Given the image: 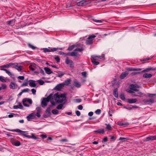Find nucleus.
<instances>
[{"label":"nucleus","instance_id":"obj_45","mask_svg":"<svg viewBox=\"0 0 156 156\" xmlns=\"http://www.w3.org/2000/svg\"><path fill=\"white\" fill-rule=\"evenodd\" d=\"M101 111L100 109H97L95 112V113L96 114L99 115L101 114Z\"/></svg>","mask_w":156,"mask_h":156},{"label":"nucleus","instance_id":"obj_19","mask_svg":"<svg viewBox=\"0 0 156 156\" xmlns=\"http://www.w3.org/2000/svg\"><path fill=\"white\" fill-rule=\"evenodd\" d=\"M15 64L14 63H9L8 64H7L5 65H3L1 66V68H9L11 66H13Z\"/></svg>","mask_w":156,"mask_h":156},{"label":"nucleus","instance_id":"obj_12","mask_svg":"<svg viewBox=\"0 0 156 156\" xmlns=\"http://www.w3.org/2000/svg\"><path fill=\"white\" fill-rule=\"evenodd\" d=\"M64 86L63 83H60L58 84L55 87V90H60Z\"/></svg>","mask_w":156,"mask_h":156},{"label":"nucleus","instance_id":"obj_38","mask_svg":"<svg viewBox=\"0 0 156 156\" xmlns=\"http://www.w3.org/2000/svg\"><path fill=\"white\" fill-rule=\"evenodd\" d=\"M120 98L123 100H125V96L123 93H121V94L120 95Z\"/></svg>","mask_w":156,"mask_h":156},{"label":"nucleus","instance_id":"obj_8","mask_svg":"<svg viewBox=\"0 0 156 156\" xmlns=\"http://www.w3.org/2000/svg\"><path fill=\"white\" fill-rule=\"evenodd\" d=\"M51 106H50L49 107H48L45 111V113L47 114V115H44V118H47L51 115Z\"/></svg>","mask_w":156,"mask_h":156},{"label":"nucleus","instance_id":"obj_14","mask_svg":"<svg viewBox=\"0 0 156 156\" xmlns=\"http://www.w3.org/2000/svg\"><path fill=\"white\" fill-rule=\"evenodd\" d=\"M9 87L10 88L15 89L17 88V86L16 84L15 83L13 82H11L9 85Z\"/></svg>","mask_w":156,"mask_h":156},{"label":"nucleus","instance_id":"obj_37","mask_svg":"<svg viewBox=\"0 0 156 156\" xmlns=\"http://www.w3.org/2000/svg\"><path fill=\"white\" fill-rule=\"evenodd\" d=\"M75 47L74 45H73L71 46H69V47L68 48L67 50L68 51H70L72 50L73 48Z\"/></svg>","mask_w":156,"mask_h":156},{"label":"nucleus","instance_id":"obj_32","mask_svg":"<svg viewBox=\"0 0 156 156\" xmlns=\"http://www.w3.org/2000/svg\"><path fill=\"white\" fill-rule=\"evenodd\" d=\"M84 50V48H77L75 49V51H79V52H81L83 51Z\"/></svg>","mask_w":156,"mask_h":156},{"label":"nucleus","instance_id":"obj_35","mask_svg":"<svg viewBox=\"0 0 156 156\" xmlns=\"http://www.w3.org/2000/svg\"><path fill=\"white\" fill-rule=\"evenodd\" d=\"M14 145L16 146H19L21 145V143L19 141H16L14 143Z\"/></svg>","mask_w":156,"mask_h":156},{"label":"nucleus","instance_id":"obj_58","mask_svg":"<svg viewBox=\"0 0 156 156\" xmlns=\"http://www.w3.org/2000/svg\"><path fill=\"white\" fill-rule=\"evenodd\" d=\"M55 60H56L57 62H60V58L58 57H55Z\"/></svg>","mask_w":156,"mask_h":156},{"label":"nucleus","instance_id":"obj_43","mask_svg":"<svg viewBox=\"0 0 156 156\" xmlns=\"http://www.w3.org/2000/svg\"><path fill=\"white\" fill-rule=\"evenodd\" d=\"M117 124L120 126H124L126 125V124L125 123L123 122H122L119 121L118 122Z\"/></svg>","mask_w":156,"mask_h":156},{"label":"nucleus","instance_id":"obj_47","mask_svg":"<svg viewBox=\"0 0 156 156\" xmlns=\"http://www.w3.org/2000/svg\"><path fill=\"white\" fill-rule=\"evenodd\" d=\"M29 90V89L28 88L24 89L22 90L23 93L28 92Z\"/></svg>","mask_w":156,"mask_h":156},{"label":"nucleus","instance_id":"obj_55","mask_svg":"<svg viewBox=\"0 0 156 156\" xmlns=\"http://www.w3.org/2000/svg\"><path fill=\"white\" fill-rule=\"evenodd\" d=\"M76 113L77 116H80V113L79 111H76Z\"/></svg>","mask_w":156,"mask_h":156},{"label":"nucleus","instance_id":"obj_52","mask_svg":"<svg viewBox=\"0 0 156 156\" xmlns=\"http://www.w3.org/2000/svg\"><path fill=\"white\" fill-rule=\"evenodd\" d=\"M81 74L84 77H87V72H82L81 73Z\"/></svg>","mask_w":156,"mask_h":156},{"label":"nucleus","instance_id":"obj_22","mask_svg":"<svg viewBox=\"0 0 156 156\" xmlns=\"http://www.w3.org/2000/svg\"><path fill=\"white\" fill-rule=\"evenodd\" d=\"M152 76V75L151 74L147 73H144L143 75V77L147 79L150 78Z\"/></svg>","mask_w":156,"mask_h":156},{"label":"nucleus","instance_id":"obj_6","mask_svg":"<svg viewBox=\"0 0 156 156\" xmlns=\"http://www.w3.org/2000/svg\"><path fill=\"white\" fill-rule=\"evenodd\" d=\"M91 58L92 62L95 65H97L99 64V62L96 61L97 60H98L97 56L93 55L91 56Z\"/></svg>","mask_w":156,"mask_h":156},{"label":"nucleus","instance_id":"obj_57","mask_svg":"<svg viewBox=\"0 0 156 156\" xmlns=\"http://www.w3.org/2000/svg\"><path fill=\"white\" fill-rule=\"evenodd\" d=\"M80 110H81L83 108V107L81 105H80L77 107Z\"/></svg>","mask_w":156,"mask_h":156},{"label":"nucleus","instance_id":"obj_9","mask_svg":"<svg viewBox=\"0 0 156 156\" xmlns=\"http://www.w3.org/2000/svg\"><path fill=\"white\" fill-rule=\"evenodd\" d=\"M27 118L28 121H30L31 119H35V113L33 112L27 116Z\"/></svg>","mask_w":156,"mask_h":156},{"label":"nucleus","instance_id":"obj_30","mask_svg":"<svg viewBox=\"0 0 156 156\" xmlns=\"http://www.w3.org/2000/svg\"><path fill=\"white\" fill-rule=\"evenodd\" d=\"M156 69H152L151 68H149L146 69H144L142 71V73H145L146 72H148L150 70H155Z\"/></svg>","mask_w":156,"mask_h":156},{"label":"nucleus","instance_id":"obj_3","mask_svg":"<svg viewBox=\"0 0 156 156\" xmlns=\"http://www.w3.org/2000/svg\"><path fill=\"white\" fill-rule=\"evenodd\" d=\"M130 87L128 92L130 93H133L134 91H138L139 90L137 88L140 87L138 85L136 84H131Z\"/></svg>","mask_w":156,"mask_h":156},{"label":"nucleus","instance_id":"obj_20","mask_svg":"<svg viewBox=\"0 0 156 156\" xmlns=\"http://www.w3.org/2000/svg\"><path fill=\"white\" fill-rule=\"evenodd\" d=\"M23 106L20 103H19L18 105H15L13 107V108L14 109H17L18 108L22 109Z\"/></svg>","mask_w":156,"mask_h":156},{"label":"nucleus","instance_id":"obj_60","mask_svg":"<svg viewBox=\"0 0 156 156\" xmlns=\"http://www.w3.org/2000/svg\"><path fill=\"white\" fill-rule=\"evenodd\" d=\"M29 68L32 71H34L35 70V69L32 67V66L31 65L29 66Z\"/></svg>","mask_w":156,"mask_h":156},{"label":"nucleus","instance_id":"obj_41","mask_svg":"<svg viewBox=\"0 0 156 156\" xmlns=\"http://www.w3.org/2000/svg\"><path fill=\"white\" fill-rule=\"evenodd\" d=\"M63 106V105L62 104H60L58 105L57 107L56 108L58 109H61Z\"/></svg>","mask_w":156,"mask_h":156},{"label":"nucleus","instance_id":"obj_46","mask_svg":"<svg viewBox=\"0 0 156 156\" xmlns=\"http://www.w3.org/2000/svg\"><path fill=\"white\" fill-rule=\"evenodd\" d=\"M38 82L41 85H43L44 83V82L41 80H38Z\"/></svg>","mask_w":156,"mask_h":156},{"label":"nucleus","instance_id":"obj_33","mask_svg":"<svg viewBox=\"0 0 156 156\" xmlns=\"http://www.w3.org/2000/svg\"><path fill=\"white\" fill-rule=\"evenodd\" d=\"M27 101L26 99H24L22 101V103L23 105L25 107H29V105L25 103V102Z\"/></svg>","mask_w":156,"mask_h":156},{"label":"nucleus","instance_id":"obj_63","mask_svg":"<svg viewBox=\"0 0 156 156\" xmlns=\"http://www.w3.org/2000/svg\"><path fill=\"white\" fill-rule=\"evenodd\" d=\"M27 101L30 104H31L32 103V101L31 99H26Z\"/></svg>","mask_w":156,"mask_h":156},{"label":"nucleus","instance_id":"obj_27","mask_svg":"<svg viewBox=\"0 0 156 156\" xmlns=\"http://www.w3.org/2000/svg\"><path fill=\"white\" fill-rule=\"evenodd\" d=\"M94 132L98 133H100L103 134L105 133V131L103 129H99L94 131Z\"/></svg>","mask_w":156,"mask_h":156},{"label":"nucleus","instance_id":"obj_49","mask_svg":"<svg viewBox=\"0 0 156 156\" xmlns=\"http://www.w3.org/2000/svg\"><path fill=\"white\" fill-rule=\"evenodd\" d=\"M128 140V138H125L123 137H120L119 138V140H123V141H125L126 140Z\"/></svg>","mask_w":156,"mask_h":156},{"label":"nucleus","instance_id":"obj_18","mask_svg":"<svg viewBox=\"0 0 156 156\" xmlns=\"http://www.w3.org/2000/svg\"><path fill=\"white\" fill-rule=\"evenodd\" d=\"M142 69L141 68H134L132 67H130L127 68L126 70L128 71H140Z\"/></svg>","mask_w":156,"mask_h":156},{"label":"nucleus","instance_id":"obj_44","mask_svg":"<svg viewBox=\"0 0 156 156\" xmlns=\"http://www.w3.org/2000/svg\"><path fill=\"white\" fill-rule=\"evenodd\" d=\"M28 45L29 47L31 48L33 50L35 49V48H36V47L33 46V45L30 44H29Z\"/></svg>","mask_w":156,"mask_h":156},{"label":"nucleus","instance_id":"obj_5","mask_svg":"<svg viewBox=\"0 0 156 156\" xmlns=\"http://www.w3.org/2000/svg\"><path fill=\"white\" fill-rule=\"evenodd\" d=\"M65 63L69 65L71 68H74V64L73 61L72 60L69 59L68 57H67L66 58Z\"/></svg>","mask_w":156,"mask_h":156},{"label":"nucleus","instance_id":"obj_24","mask_svg":"<svg viewBox=\"0 0 156 156\" xmlns=\"http://www.w3.org/2000/svg\"><path fill=\"white\" fill-rule=\"evenodd\" d=\"M118 89L117 88H115L113 90V94L116 98H118Z\"/></svg>","mask_w":156,"mask_h":156},{"label":"nucleus","instance_id":"obj_53","mask_svg":"<svg viewBox=\"0 0 156 156\" xmlns=\"http://www.w3.org/2000/svg\"><path fill=\"white\" fill-rule=\"evenodd\" d=\"M35 116H37V117L39 118L41 117V115L40 114V112H37L36 114L35 113Z\"/></svg>","mask_w":156,"mask_h":156},{"label":"nucleus","instance_id":"obj_21","mask_svg":"<svg viewBox=\"0 0 156 156\" xmlns=\"http://www.w3.org/2000/svg\"><path fill=\"white\" fill-rule=\"evenodd\" d=\"M137 101V99L135 98L128 99L127 102L129 103L132 104L135 103Z\"/></svg>","mask_w":156,"mask_h":156},{"label":"nucleus","instance_id":"obj_54","mask_svg":"<svg viewBox=\"0 0 156 156\" xmlns=\"http://www.w3.org/2000/svg\"><path fill=\"white\" fill-rule=\"evenodd\" d=\"M108 140V139L107 137H105V138L103 139V140H102V142H106Z\"/></svg>","mask_w":156,"mask_h":156},{"label":"nucleus","instance_id":"obj_64","mask_svg":"<svg viewBox=\"0 0 156 156\" xmlns=\"http://www.w3.org/2000/svg\"><path fill=\"white\" fill-rule=\"evenodd\" d=\"M14 115V113H11V114H10L8 115V117L10 118H12L13 117V116Z\"/></svg>","mask_w":156,"mask_h":156},{"label":"nucleus","instance_id":"obj_39","mask_svg":"<svg viewBox=\"0 0 156 156\" xmlns=\"http://www.w3.org/2000/svg\"><path fill=\"white\" fill-rule=\"evenodd\" d=\"M78 56V54L77 53L73 51L71 53V56H74L77 57Z\"/></svg>","mask_w":156,"mask_h":156},{"label":"nucleus","instance_id":"obj_10","mask_svg":"<svg viewBox=\"0 0 156 156\" xmlns=\"http://www.w3.org/2000/svg\"><path fill=\"white\" fill-rule=\"evenodd\" d=\"M29 86L31 87H34L36 86L35 81L33 80H29L28 81Z\"/></svg>","mask_w":156,"mask_h":156},{"label":"nucleus","instance_id":"obj_25","mask_svg":"<svg viewBox=\"0 0 156 156\" xmlns=\"http://www.w3.org/2000/svg\"><path fill=\"white\" fill-rule=\"evenodd\" d=\"M48 102V101L47 100L44 98L42 101L41 105H43L44 106H46L47 105V103Z\"/></svg>","mask_w":156,"mask_h":156},{"label":"nucleus","instance_id":"obj_50","mask_svg":"<svg viewBox=\"0 0 156 156\" xmlns=\"http://www.w3.org/2000/svg\"><path fill=\"white\" fill-rule=\"evenodd\" d=\"M28 85V83L27 82L24 83L23 84L21 85V87H23L24 86H27Z\"/></svg>","mask_w":156,"mask_h":156},{"label":"nucleus","instance_id":"obj_15","mask_svg":"<svg viewBox=\"0 0 156 156\" xmlns=\"http://www.w3.org/2000/svg\"><path fill=\"white\" fill-rule=\"evenodd\" d=\"M15 65H13V68L18 71H21L22 69V67L21 66H18L17 63H14Z\"/></svg>","mask_w":156,"mask_h":156},{"label":"nucleus","instance_id":"obj_26","mask_svg":"<svg viewBox=\"0 0 156 156\" xmlns=\"http://www.w3.org/2000/svg\"><path fill=\"white\" fill-rule=\"evenodd\" d=\"M75 47H78L79 48H84V45L81 44L80 43H76L75 44H74Z\"/></svg>","mask_w":156,"mask_h":156},{"label":"nucleus","instance_id":"obj_51","mask_svg":"<svg viewBox=\"0 0 156 156\" xmlns=\"http://www.w3.org/2000/svg\"><path fill=\"white\" fill-rule=\"evenodd\" d=\"M0 80L3 82H6V80L4 79V77L2 76H0Z\"/></svg>","mask_w":156,"mask_h":156},{"label":"nucleus","instance_id":"obj_16","mask_svg":"<svg viewBox=\"0 0 156 156\" xmlns=\"http://www.w3.org/2000/svg\"><path fill=\"white\" fill-rule=\"evenodd\" d=\"M128 73L127 72H125L122 73L120 76L121 79H122L124 78L128 75Z\"/></svg>","mask_w":156,"mask_h":156},{"label":"nucleus","instance_id":"obj_40","mask_svg":"<svg viewBox=\"0 0 156 156\" xmlns=\"http://www.w3.org/2000/svg\"><path fill=\"white\" fill-rule=\"evenodd\" d=\"M52 113L54 115H57L58 113V112L57 110L55 109L52 111Z\"/></svg>","mask_w":156,"mask_h":156},{"label":"nucleus","instance_id":"obj_13","mask_svg":"<svg viewBox=\"0 0 156 156\" xmlns=\"http://www.w3.org/2000/svg\"><path fill=\"white\" fill-rule=\"evenodd\" d=\"M144 101L146 103L151 104L154 102V100L153 98H151L150 99H144Z\"/></svg>","mask_w":156,"mask_h":156},{"label":"nucleus","instance_id":"obj_7","mask_svg":"<svg viewBox=\"0 0 156 156\" xmlns=\"http://www.w3.org/2000/svg\"><path fill=\"white\" fill-rule=\"evenodd\" d=\"M58 48H51L50 49L45 48H43V51L44 52H54L56 51L57 50Z\"/></svg>","mask_w":156,"mask_h":156},{"label":"nucleus","instance_id":"obj_31","mask_svg":"<svg viewBox=\"0 0 156 156\" xmlns=\"http://www.w3.org/2000/svg\"><path fill=\"white\" fill-rule=\"evenodd\" d=\"M48 102L51 100V99L52 98V94H50L47 98H45Z\"/></svg>","mask_w":156,"mask_h":156},{"label":"nucleus","instance_id":"obj_34","mask_svg":"<svg viewBox=\"0 0 156 156\" xmlns=\"http://www.w3.org/2000/svg\"><path fill=\"white\" fill-rule=\"evenodd\" d=\"M74 84L75 86L76 87H78V88L80 87L81 86V85L79 83L76 81H74Z\"/></svg>","mask_w":156,"mask_h":156},{"label":"nucleus","instance_id":"obj_48","mask_svg":"<svg viewBox=\"0 0 156 156\" xmlns=\"http://www.w3.org/2000/svg\"><path fill=\"white\" fill-rule=\"evenodd\" d=\"M39 70L40 71V72L42 75H45V73H44V70L41 68L39 67Z\"/></svg>","mask_w":156,"mask_h":156},{"label":"nucleus","instance_id":"obj_1","mask_svg":"<svg viewBox=\"0 0 156 156\" xmlns=\"http://www.w3.org/2000/svg\"><path fill=\"white\" fill-rule=\"evenodd\" d=\"M53 98L58 103L62 102L66 99V95L65 94H59L58 92L54 94Z\"/></svg>","mask_w":156,"mask_h":156},{"label":"nucleus","instance_id":"obj_56","mask_svg":"<svg viewBox=\"0 0 156 156\" xmlns=\"http://www.w3.org/2000/svg\"><path fill=\"white\" fill-rule=\"evenodd\" d=\"M60 141L61 142H67L68 141V140L66 139H64L61 140Z\"/></svg>","mask_w":156,"mask_h":156},{"label":"nucleus","instance_id":"obj_42","mask_svg":"<svg viewBox=\"0 0 156 156\" xmlns=\"http://www.w3.org/2000/svg\"><path fill=\"white\" fill-rule=\"evenodd\" d=\"M114 111L112 109H109V110L108 112V114L110 116H112V114L113 113Z\"/></svg>","mask_w":156,"mask_h":156},{"label":"nucleus","instance_id":"obj_36","mask_svg":"<svg viewBox=\"0 0 156 156\" xmlns=\"http://www.w3.org/2000/svg\"><path fill=\"white\" fill-rule=\"evenodd\" d=\"M105 125L106 126V128L108 130H110L111 129V126L109 124H105Z\"/></svg>","mask_w":156,"mask_h":156},{"label":"nucleus","instance_id":"obj_61","mask_svg":"<svg viewBox=\"0 0 156 156\" xmlns=\"http://www.w3.org/2000/svg\"><path fill=\"white\" fill-rule=\"evenodd\" d=\"M18 78L21 80H23L24 79V77L23 76H18Z\"/></svg>","mask_w":156,"mask_h":156},{"label":"nucleus","instance_id":"obj_28","mask_svg":"<svg viewBox=\"0 0 156 156\" xmlns=\"http://www.w3.org/2000/svg\"><path fill=\"white\" fill-rule=\"evenodd\" d=\"M71 81L70 79H68L65 80L64 82V83H63L64 84V85H68L70 83Z\"/></svg>","mask_w":156,"mask_h":156},{"label":"nucleus","instance_id":"obj_2","mask_svg":"<svg viewBox=\"0 0 156 156\" xmlns=\"http://www.w3.org/2000/svg\"><path fill=\"white\" fill-rule=\"evenodd\" d=\"M10 131L12 132H18L23 136L29 138H32L34 140H36L38 139L37 137L34 136V134L32 133L31 136H29L27 135L28 133L27 131H23L18 129L11 130Z\"/></svg>","mask_w":156,"mask_h":156},{"label":"nucleus","instance_id":"obj_62","mask_svg":"<svg viewBox=\"0 0 156 156\" xmlns=\"http://www.w3.org/2000/svg\"><path fill=\"white\" fill-rule=\"evenodd\" d=\"M31 90L32 93L33 94H35L36 92V90L35 89H32Z\"/></svg>","mask_w":156,"mask_h":156},{"label":"nucleus","instance_id":"obj_4","mask_svg":"<svg viewBox=\"0 0 156 156\" xmlns=\"http://www.w3.org/2000/svg\"><path fill=\"white\" fill-rule=\"evenodd\" d=\"M96 36L95 35L89 36L87 38L86 41V44L88 45H91L93 43V41L94 38Z\"/></svg>","mask_w":156,"mask_h":156},{"label":"nucleus","instance_id":"obj_59","mask_svg":"<svg viewBox=\"0 0 156 156\" xmlns=\"http://www.w3.org/2000/svg\"><path fill=\"white\" fill-rule=\"evenodd\" d=\"M6 85L5 84H3L2 85V87L3 90L5 89L6 87Z\"/></svg>","mask_w":156,"mask_h":156},{"label":"nucleus","instance_id":"obj_23","mask_svg":"<svg viewBox=\"0 0 156 156\" xmlns=\"http://www.w3.org/2000/svg\"><path fill=\"white\" fill-rule=\"evenodd\" d=\"M1 70H3L5 71L6 72V73L11 77H12V76L13 75L12 74L11 72H10L9 70H7L5 69L1 68Z\"/></svg>","mask_w":156,"mask_h":156},{"label":"nucleus","instance_id":"obj_11","mask_svg":"<svg viewBox=\"0 0 156 156\" xmlns=\"http://www.w3.org/2000/svg\"><path fill=\"white\" fill-rule=\"evenodd\" d=\"M156 140V136H152L147 137L146 138L145 140L146 141H148L151 140Z\"/></svg>","mask_w":156,"mask_h":156},{"label":"nucleus","instance_id":"obj_17","mask_svg":"<svg viewBox=\"0 0 156 156\" xmlns=\"http://www.w3.org/2000/svg\"><path fill=\"white\" fill-rule=\"evenodd\" d=\"M44 69L45 70V73L48 74H50L53 73L52 71H51V69L48 67H44Z\"/></svg>","mask_w":156,"mask_h":156},{"label":"nucleus","instance_id":"obj_29","mask_svg":"<svg viewBox=\"0 0 156 156\" xmlns=\"http://www.w3.org/2000/svg\"><path fill=\"white\" fill-rule=\"evenodd\" d=\"M58 74L56 76L58 77H61L65 74L64 72L62 71H58Z\"/></svg>","mask_w":156,"mask_h":156}]
</instances>
